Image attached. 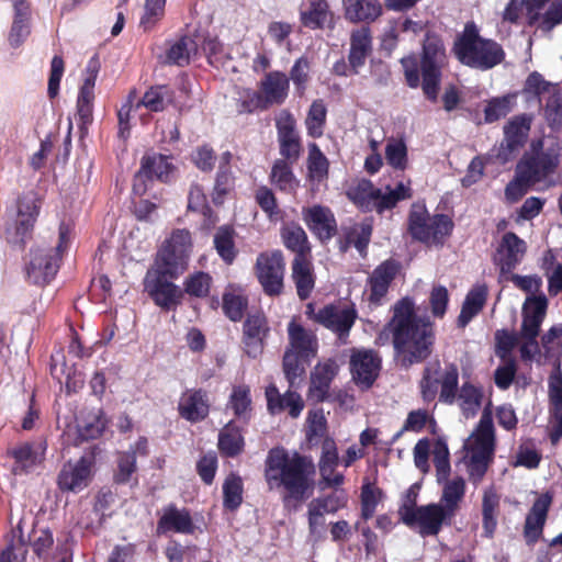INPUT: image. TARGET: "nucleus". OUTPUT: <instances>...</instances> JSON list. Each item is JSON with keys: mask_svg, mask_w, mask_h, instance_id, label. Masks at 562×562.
Listing matches in <instances>:
<instances>
[{"mask_svg": "<svg viewBox=\"0 0 562 562\" xmlns=\"http://www.w3.org/2000/svg\"><path fill=\"white\" fill-rule=\"evenodd\" d=\"M389 327L395 350L404 363L420 362L430 355L434 342L431 324L415 315L411 299L405 297L394 306V316Z\"/></svg>", "mask_w": 562, "mask_h": 562, "instance_id": "nucleus-1", "label": "nucleus"}, {"mask_svg": "<svg viewBox=\"0 0 562 562\" xmlns=\"http://www.w3.org/2000/svg\"><path fill=\"white\" fill-rule=\"evenodd\" d=\"M458 368L448 363L441 367L438 362L429 363L420 381V392L424 401L431 402L438 394L439 400L447 404L458 401L459 407L465 418L473 417L482 400L481 391L469 382H464L457 395Z\"/></svg>", "mask_w": 562, "mask_h": 562, "instance_id": "nucleus-2", "label": "nucleus"}, {"mask_svg": "<svg viewBox=\"0 0 562 562\" xmlns=\"http://www.w3.org/2000/svg\"><path fill=\"white\" fill-rule=\"evenodd\" d=\"M313 474L314 464L308 458L283 448L271 449L265 462V480L269 490L283 488L295 499L304 497Z\"/></svg>", "mask_w": 562, "mask_h": 562, "instance_id": "nucleus-3", "label": "nucleus"}, {"mask_svg": "<svg viewBox=\"0 0 562 562\" xmlns=\"http://www.w3.org/2000/svg\"><path fill=\"white\" fill-rule=\"evenodd\" d=\"M74 235V223L63 221L58 227V239L55 245L40 243L30 249L25 259V274L30 282L43 285L55 278L61 257L68 251Z\"/></svg>", "mask_w": 562, "mask_h": 562, "instance_id": "nucleus-4", "label": "nucleus"}, {"mask_svg": "<svg viewBox=\"0 0 562 562\" xmlns=\"http://www.w3.org/2000/svg\"><path fill=\"white\" fill-rule=\"evenodd\" d=\"M464 460L470 477L479 482L484 476L495 451V431L492 413L485 408L476 428L468 437L463 446Z\"/></svg>", "mask_w": 562, "mask_h": 562, "instance_id": "nucleus-5", "label": "nucleus"}, {"mask_svg": "<svg viewBox=\"0 0 562 562\" xmlns=\"http://www.w3.org/2000/svg\"><path fill=\"white\" fill-rule=\"evenodd\" d=\"M454 52L458 59L470 67L490 69L503 59L501 46L479 35L473 24H468L460 38L454 44Z\"/></svg>", "mask_w": 562, "mask_h": 562, "instance_id": "nucleus-6", "label": "nucleus"}, {"mask_svg": "<svg viewBox=\"0 0 562 562\" xmlns=\"http://www.w3.org/2000/svg\"><path fill=\"white\" fill-rule=\"evenodd\" d=\"M452 221L445 214L430 215L424 204L415 203L409 213L408 231L426 245H441L451 234Z\"/></svg>", "mask_w": 562, "mask_h": 562, "instance_id": "nucleus-7", "label": "nucleus"}, {"mask_svg": "<svg viewBox=\"0 0 562 562\" xmlns=\"http://www.w3.org/2000/svg\"><path fill=\"white\" fill-rule=\"evenodd\" d=\"M398 515L406 526L417 529L423 537L438 535L453 518L438 503L416 506L415 499L405 501Z\"/></svg>", "mask_w": 562, "mask_h": 562, "instance_id": "nucleus-8", "label": "nucleus"}, {"mask_svg": "<svg viewBox=\"0 0 562 562\" xmlns=\"http://www.w3.org/2000/svg\"><path fill=\"white\" fill-rule=\"evenodd\" d=\"M348 196L362 209H376L379 212L391 209L411 196L409 182H398L394 188L375 189L370 181L362 180L348 191Z\"/></svg>", "mask_w": 562, "mask_h": 562, "instance_id": "nucleus-9", "label": "nucleus"}, {"mask_svg": "<svg viewBox=\"0 0 562 562\" xmlns=\"http://www.w3.org/2000/svg\"><path fill=\"white\" fill-rule=\"evenodd\" d=\"M548 300L543 294L527 297L522 305V324L519 334L520 355L524 359H531L538 353L537 337L544 319Z\"/></svg>", "mask_w": 562, "mask_h": 562, "instance_id": "nucleus-10", "label": "nucleus"}, {"mask_svg": "<svg viewBox=\"0 0 562 562\" xmlns=\"http://www.w3.org/2000/svg\"><path fill=\"white\" fill-rule=\"evenodd\" d=\"M446 60V50L441 40L435 35H427L423 45L422 75L424 93L430 100L437 99L441 68Z\"/></svg>", "mask_w": 562, "mask_h": 562, "instance_id": "nucleus-11", "label": "nucleus"}, {"mask_svg": "<svg viewBox=\"0 0 562 562\" xmlns=\"http://www.w3.org/2000/svg\"><path fill=\"white\" fill-rule=\"evenodd\" d=\"M541 146V142L533 144L532 153L526 154L518 164L524 176L535 183L544 181L554 173L562 156V147L559 143H552L544 150H540Z\"/></svg>", "mask_w": 562, "mask_h": 562, "instance_id": "nucleus-12", "label": "nucleus"}, {"mask_svg": "<svg viewBox=\"0 0 562 562\" xmlns=\"http://www.w3.org/2000/svg\"><path fill=\"white\" fill-rule=\"evenodd\" d=\"M183 272L154 265L146 273L145 289L157 305L170 308L181 299V290L170 280L177 279Z\"/></svg>", "mask_w": 562, "mask_h": 562, "instance_id": "nucleus-13", "label": "nucleus"}, {"mask_svg": "<svg viewBox=\"0 0 562 562\" xmlns=\"http://www.w3.org/2000/svg\"><path fill=\"white\" fill-rule=\"evenodd\" d=\"M41 201L35 192H27L19 196L14 223L7 227V239L12 244H23L33 229L40 214Z\"/></svg>", "mask_w": 562, "mask_h": 562, "instance_id": "nucleus-14", "label": "nucleus"}, {"mask_svg": "<svg viewBox=\"0 0 562 562\" xmlns=\"http://www.w3.org/2000/svg\"><path fill=\"white\" fill-rule=\"evenodd\" d=\"M191 250L190 233L186 229H177L162 245L154 265L171 269L176 272H184Z\"/></svg>", "mask_w": 562, "mask_h": 562, "instance_id": "nucleus-15", "label": "nucleus"}, {"mask_svg": "<svg viewBox=\"0 0 562 562\" xmlns=\"http://www.w3.org/2000/svg\"><path fill=\"white\" fill-rule=\"evenodd\" d=\"M256 274L269 295H278L283 288L284 261L280 250L266 251L258 256Z\"/></svg>", "mask_w": 562, "mask_h": 562, "instance_id": "nucleus-16", "label": "nucleus"}, {"mask_svg": "<svg viewBox=\"0 0 562 562\" xmlns=\"http://www.w3.org/2000/svg\"><path fill=\"white\" fill-rule=\"evenodd\" d=\"M105 426L106 419L101 409L82 411L76 418V424L67 427L65 436L68 441L79 445L101 436Z\"/></svg>", "mask_w": 562, "mask_h": 562, "instance_id": "nucleus-17", "label": "nucleus"}, {"mask_svg": "<svg viewBox=\"0 0 562 562\" xmlns=\"http://www.w3.org/2000/svg\"><path fill=\"white\" fill-rule=\"evenodd\" d=\"M92 477V460L86 457L76 462L64 464L58 474V487L64 492L79 493L85 490Z\"/></svg>", "mask_w": 562, "mask_h": 562, "instance_id": "nucleus-18", "label": "nucleus"}, {"mask_svg": "<svg viewBox=\"0 0 562 562\" xmlns=\"http://www.w3.org/2000/svg\"><path fill=\"white\" fill-rule=\"evenodd\" d=\"M531 124V116L527 114L518 115L512 119L504 127V140L502 142L496 158L505 164L512 157L515 150L527 139Z\"/></svg>", "mask_w": 562, "mask_h": 562, "instance_id": "nucleus-19", "label": "nucleus"}, {"mask_svg": "<svg viewBox=\"0 0 562 562\" xmlns=\"http://www.w3.org/2000/svg\"><path fill=\"white\" fill-rule=\"evenodd\" d=\"M381 359L370 350H357L350 360L352 379L362 390L372 386L379 375Z\"/></svg>", "mask_w": 562, "mask_h": 562, "instance_id": "nucleus-20", "label": "nucleus"}, {"mask_svg": "<svg viewBox=\"0 0 562 562\" xmlns=\"http://www.w3.org/2000/svg\"><path fill=\"white\" fill-rule=\"evenodd\" d=\"M527 245L525 240L514 233H506L497 252L494 257L495 265L499 268L501 277H505L519 265L526 254Z\"/></svg>", "mask_w": 562, "mask_h": 562, "instance_id": "nucleus-21", "label": "nucleus"}, {"mask_svg": "<svg viewBox=\"0 0 562 562\" xmlns=\"http://www.w3.org/2000/svg\"><path fill=\"white\" fill-rule=\"evenodd\" d=\"M268 331L269 327L262 314L247 317L243 330V349L249 358L256 359L262 353Z\"/></svg>", "mask_w": 562, "mask_h": 562, "instance_id": "nucleus-22", "label": "nucleus"}, {"mask_svg": "<svg viewBox=\"0 0 562 562\" xmlns=\"http://www.w3.org/2000/svg\"><path fill=\"white\" fill-rule=\"evenodd\" d=\"M46 445L38 442H24L10 450L14 459L12 472L14 475H22L34 471L44 460Z\"/></svg>", "mask_w": 562, "mask_h": 562, "instance_id": "nucleus-23", "label": "nucleus"}, {"mask_svg": "<svg viewBox=\"0 0 562 562\" xmlns=\"http://www.w3.org/2000/svg\"><path fill=\"white\" fill-rule=\"evenodd\" d=\"M338 370L339 366L334 359L319 362L311 374L308 397L315 402H323L328 394L330 383L338 373Z\"/></svg>", "mask_w": 562, "mask_h": 562, "instance_id": "nucleus-24", "label": "nucleus"}, {"mask_svg": "<svg viewBox=\"0 0 562 562\" xmlns=\"http://www.w3.org/2000/svg\"><path fill=\"white\" fill-rule=\"evenodd\" d=\"M99 74V64L91 59L86 68L82 85L77 99L78 114L83 123H88L92 116L94 87Z\"/></svg>", "mask_w": 562, "mask_h": 562, "instance_id": "nucleus-25", "label": "nucleus"}, {"mask_svg": "<svg viewBox=\"0 0 562 562\" xmlns=\"http://www.w3.org/2000/svg\"><path fill=\"white\" fill-rule=\"evenodd\" d=\"M277 128L281 155L288 159H297L300 156V140L295 131L294 117L289 112L283 111L277 119Z\"/></svg>", "mask_w": 562, "mask_h": 562, "instance_id": "nucleus-26", "label": "nucleus"}, {"mask_svg": "<svg viewBox=\"0 0 562 562\" xmlns=\"http://www.w3.org/2000/svg\"><path fill=\"white\" fill-rule=\"evenodd\" d=\"M210 403L202 390H187L179 400L178 411L182 418L195 423L209 414Z\"/></svg>", "mask_w": 562, "mask_h": 562, "instance_id": "nucleus-27", "label": "nucleus"}, {"mask_svg": "<svg viewBox=\"0 0 562 562\" xmlns=\"http://www.w3.org/2000/svg\"><path fill=\"white\" fill-rule=\"evenodd\" d=\"M303 220L321 239H329L336 232V221L331 211L322 205L303 209Z\"/></svg>", "mask_w": 562, "mask_h": 562, "instance_id": "nucleus-28", "label": "nucleus"}, {"mask_svg": "<svg viewBox=\"0 0 562 562\" xmlns=\"http://www.w3.org/2000/svg\"><path fill=\"white\" fill-rule=\"evenodd\" d=\"M551 503L552 497L549 494L540 495L533 503L526 517L524 528L528 542H536L541 536Z\"/></svg>", "mask_w": 562, "mask_h": 562, "instance_id": "nucleus-29", "label": "nucleus"}, {"mask_svg": "<svg viewBox=\"0 0 562 562\" xmlns=\"http://www.w3.org/2000/svg\"><path fill=\"white\" fill-rule=\"evenodd\" d=\"M317 322L325 327L339 333L347 334L356 319V312L349 306H326L316 315Z\"/></svg>", "mask_w": 562, "mask_h": 562, "instance_id": "nucleus-30", "label": "nucleus"}, {"mask_svg": "<svg viewBox=\"0 0 562 562\" xmlns=\"http://www.w3.org/2000/svg\"><path fill=\"white\" fill-rule=\"evenodd\" d=\"M398 270L396 262L386 260L378 266L369 278V301L379 304L386 294L391 281Z\"/></svg>", "mask_w": 562, "mask_h": 562, "instance_id": "nucleus-31", "label": "nucleus"}, {"mask_svg": "<svg viewBox=\"0 0 562 562\" xmlns=\"http://www.w3.org/2000/svg\"><path fill=\"white\" fill-rule=\"evenodd\" d=\"M14 16L8 36L11 47H20L31 34V9L26 0H14Z\"/></svg>", "mask_w": 562, "mask_h": 562, "instance_id": "nucleus-32", "label": "nucleus"}, {"mask_svg": "<svg viewBox=\"0 0 562 562\" xmlns=\"http://www.w3.org/2000/svg\"><path fill=\"white\" fill-rule=\"evenodd\" d=\"M372 53V36L368 27H360L352 31L350 35L349 64L355 72H358L367 58Z\"/></svg>", "mask_w": 562, "mask_h": 562, "instance_id": "nucleus-33", "label": "nucleus"}, {"mask_svg": "<svg viewBox=\"0 0 562 562\" xmlns=\"http://www.w3.org/2000/svg\"><path fill=\"white\" fill-rule=\"evenodd\" d=\"M266 397L268 402V409L272 414H278L284 409H289V414L295 418L304 408V402L300 394L288 391L281 395L278 389L273 385L267 387Z\"/></svg>", "mask_w": 562, "mask_h": 562, "instance_id": "nucleus-34", "label": "nucleus"}, {"mask_svg": "<svg viewBox=\"0 0 562 562\" xmlns=\"http://www.w3.org/2000/svg\"><path fill=\"white\" fill-rule=\"evenodd\" d=\"M289 78L280 71H272L265 76L260 85V93L267 105L281 104L288 97Z\"/></svg>", "mask_w": 562, "mask_h": 562, "instance_id": "nucleus-35", "label": "nucleus"}, {"mask_svg": "<svg viewBox=\"0 0 562 562\" xmlns=\"http://www.w3.org/2000/svg\"><path fill=\"white\" fill-rule=\"evenodd\" d=\"M290 347L288 351L300 353L302 359H310L317 352V340L312 331L305 330L294 321L288 326Z\"/></svg>", "mask_w": 562, "mask_h": 562, "instance_id": "nucleus-36", "label": "nucleus"}, {"mask_svg": "<svg viewBox=\"0 0 562 562\" xmlns=\"http://www.w3.org/2000/svg\"><path fill=\"white\" fill-rule=\"evenodd\" d=\"M488 289L485 283L474 284L467 293L458 318L459 325L467 326L486 303Z\"/></svg>", "mask_w": 562, "mask_h": 562, "instance_id": "nucleus-37", "label": "nucleus"}, {"mask_svg": "<svg viewBox=\"0 0 562 562\" xmlns=\"http://www.w3.org/2000/svg\"><path fill=\"white\" fill-rule=\"evenodd\" d=\"M440 484H442V493L438 504L454 517L465 495V481L459 476L451 480L447 477Z\"/></svg>", "mask_w": 562, "mask_h": 562, "instance_id": "nucleus-38", "label": "nucleus"}, {"mask_svg": "<svg viewBox=\"0 0 562 562\" xmlns=\"http://www.w3.org/2000/svg\"><path fill=\"white\" fill-rule=\"evenodd\" d=\"M346 18L352 22L373 21L381 14L379 0H344Z\"/></svg>", "mask_w": 562, "mask_h": 562, "instance_id": "nucleus-39", "label": "nucleus"}, {"mask_svg": "<svg viewBox=\"0 0 562 562\" xmlns=\"http://www.w3.org/2000/svg\"><path fill=\"white\" fill-rule=\"evenodd\" d=\"M547 0H510L503 13V20L517 23L521 18H528L532 23L537 16L540 8Z\"/></svg>", "mask_w": 562, "mask_h": 562, "instance_id": "nucleus-40", "label": "nucleus"}, {"mask_svg": "<svg viewBox=\"0 0 562 562\" xmlns=\"http://www.w3.org/2000/svg\"><path fill=\"white\" fill-rule=\"evenodd\" d=\"M301 20L307 27H324L331 20V12L326 0H310L301 10Z\"/></svg>", "mask_w": 562, "mask_h": 562, "instance_id": "nucleus-41", "label": "nucleus"}, {"mask_svg": "<svg viewBox=\"0 0 562 562\" xmlns=\"http://www.w3.org/2000/svg\"><path fill=\"white\" fill-rule=\"evenodd\" d=\"M198 45L190 36H182L169 44L166 50L165 61L178 66H184L190 63L193 55L196 54Z\"/></svg>", "mask_w": 562, "mask_h": 562, "instance_id": "nucleus-42", "label": "nucleus"}, {"mask_svg": "<svg viewBox=\"0 0 562 562\" xmlns=\"http://www.w3.org/2000/svg\"><path fill=\"white\" fill-rule=\"evenodd\" d=\"M142 169L147 172L150 178H157L160 181H169L175 172V166L170 161V157L161 154H149L142 159Z\"/></svg>", "mask_w": 562, "mask_h": 562, "instance_id": "nucleus-43", "label": "nucleus"}, {"mask_svg": "<svg viewBox=\"0 0 562 562\" xmlns=\"http://www.w3.org/2000/svg\"><path fill=\"white\" fill-rule=\"evenodd\" d=\"M192 530L193 526L189 513L176 508L166 510L158 524L159 532L176 531L190 533Z\"/></svg>", "mask_w": 562, "mask_h": 562, "instance_id": "nucleus-44", "label": "nucleus"}, {"mask_svg": "<svg viewBox=\"0 0 562 562\" xmlns=\"http://www.w3.org/2000/svg\"><path fill=\"white\" fill-rule=\"evenodd\" d=\"M227 408L231 409L238 419L247 422L252 411L249 386L245 384L235 385L229 395Z\"/></svg>", "mask_w": 562, "mask_h": 562, "instance_id": "nucleus-45", "label": "nucleus"}, {"mask_svg": "<svg viewBox=\"0 0 562 562\" xmlns=\"http://www.w3.org/2000/svg\"><path fill=\"white\" fill-rule=\"evenodd\" d=\"M293 279L296 284L297 294L301 299H306L314 288V278L311 263L304 256H295L293 261Z\"/></svg>", "mask_w": 562, "mask_h": 562, "instance_id": "nucleus-46", "label": "nucleus"}, {"mask_svg": "<svg viewBox=\"0 0 562 562\" xmlns=\"http://www.w3.org/2000/svg\"><path fill=\"white\" fill-rule=\"evenodd\" d=\"M218 447L224 454L229 457L241 452L244 438L240 429L233 422H229L220 432Z\"/></svg>", "mask_w": 562, "mask_h": 562, "instance_id": "nucleus-47", "label": "nucleus"}, {"mask_svg": "<svg viewBox=\"0 0 562 562\" xmlns=\"http://www.w3.org/2000/svg\"><path fill=\"white\" fill-rule=\"evenodd\" d=\"M281 236L286 248L294 251L296 256L306 257L310 246L306 233L300 225L293 223L285 225Z\"/></svg>", "mask_w": 562, "mask_h": 562, "instance_id": "nucleus-48", "label": "nucleus"}, {"mask_svg": "<svg viewBox=\"0 0 562 562\" xmlns=\"http://www.w3.org/2000/svg\"><path fill=\"white\" fill-rule=\"evenodd\" d=\"M328 160L315 143L308 145L307 171L313 182H322L328 175Z\"/></svg>", "mask_w": 562, "mask_h": 562, "instance_id": "nucleus-49", "label": "nucleus"}, {"mask_svg": "<svg viewBox=\"0 0 562 562\" xmlns=\"http://www.w3.org/2000/svg\"><path fill=\"white\" fill-rule=\"evenodd\" d=\"M173 93L167 86L150 88L140 100V104L150 111H162L168 104H173Z\"/></svg>", "mask_w": 562, "mask_h": 562, "instance_id": "nucleus-50", "label": "nucleus"}, {"mask_svg": "<svg viewBox=\"0 0 562 562\" xmlns=\"http://www.w3.org/2000/svg\"><path fill=\"white\" fill-rule=\"evenodd\" d=\"M327 110L323 100H315L310 106L305 126L311 137H321L324 133Z\"/></svg>", "mask_w": 562, "mask_h": 562, "instance_id": "nucleus-51", "label": "nucleus"}, {"mask_svg": "<svg viewBox=\"0 0 562 562\" xmlns=\"http://www.w3.org/2000/svg\"><path fill=\"white\" fill-rule=\"evenodd\" d=\"M271 180L280 190L286 192H292L299 187L290 166L283 160H278L273 165Z\"/></svg>", "mask_w": 562, "mask_h": 562, "instance_id": "nucleus-52", "label": "nucleus"}, {"mask_svg": "<svg viewBox=\"0 0 562 562\" xmlns=\"http://www.w3.org/2000/svg\"><path fill=\"white\" fill-rule=\"evenodd\" d=\"M383 498L381 488L376 485L364 482L361 487V514L364 519L373 517L376 506Z\"/></svg>", "mask_w": 562, "mask_h": 562, "instance_id": "nucleus-53", "label": "nucleus"}, {"mask_svg": "<svg viewBox=\"0 0 562 562\" xmlns=\"http://www.w3.org/2000/svg\"><path fill=\"white\" fill-rule=\"evenodd\" d=\"M214 246L220 257L232 263L236 256L233 231L229 227H220L214 236Z\"/></svg>", "mask_w": 562, "mask_h": 562, "instance_id": "nucleus-54", "label": "nucleus"}, {"mask_svg": "<svg viewBox=\"0 0 562 562\" xmlns=\"http://www.w3.org/2000/svg\"><path fill=\"white\" fill-rule=\"evenodd\" d=\"M431 454L436 468L437 481L441 483L442 480L449 477L451 470L447 443L441 439L436 440L431 448Z\"/></svg>", "mask_w": 562, "mask_h": 562, "instance_id": "nucleus-55", "label": "nucleus"}, {"mask_svg": "<svg viewBox=\"0 0 562 562\" xmlns=\"http://www.w3.org/2000/svg\"><path fill=\"white\" fill-rule=\"evenodd\" d=\"M224 506L236 509L243 501V482L239 476L229 475L223 484Z\"/></svg>", "mask_w": 562, "mask_h": 562, "instance_id": "nucleus-56", "label": "nucleus"}, {"mask_svg": "<svg viewBox=\"0 0 562 562\" xmlns=\"http://www.w3.org/2000/svg\"><path fill=\"white\" fill-rule=\"evenodd\" d=\"M385 158L393 168L404 170L407 166L405 143L400 139H390L385 146Z\"/></svg>", "mask_w": 562, "mask_h": 562, "instance_id": "nucleus-57", "label": "nucleus"}, {"mask_svg": "<svg viewBox=\"0 0 562 562\" xmlns=\"http://www.w3.org/2000/svg\"><path fill=\"white\" fill-rule=\"evenodd\" d=\"M522 172L524 171L517 166L515 179L510 181L505 189L506 200L510 203L517 202L526 194L530 186L536 184L531 179L524 176Z\"/></svg>", "mask_w": 562, "mask_h": 562, "instance_id": "nucleus-58", "label": "nucleus"}, {"mask_svg": "<svg viewBox=\"0 0 562 562\" xmlns=\"http://www.w3.org/2000/svg\"><path fill=\"white\" fill-rule=\"evenodd\" d=\"M188 209L201 213L211 221L212 212L206 202L204 189L200 184H192L188 195Z\"/></svg>", "mask_w": 562, "mask_h": 562, "instance_id": "nucleus-59", "label": "nucleus"}, {"mask_svg": "<svg viewBox=\"0 0 562 562\" xmlns=\"http://www.w3.org/2000/svg\"><path fill=\"white\" fill-rule=\"evenodd\" d=\"M210 286L211 277L204 272H196L190 276L184 282L186 292L196 297L207 295Z\"/></svg>", "mask_w": 562, "mask_h": 562, "instance_id": "nucleus-60", "label": "nucleus"}, {"mask_svg": "<svg viewBox=\"0 0 562 562\" xmlns=\"http://www.w3.org/2000/svg\"><path fill=\"white\" fill-rule=\"evenodd\" d=\"M513 97H502L491 100L485 110V121L487 123L495 122L510 112Z\"/></svg>", "mask_w": 562, "mask_h": 562, "instance_id": "nucleus-61", "label": "nucleus"}, {"mask_svg": "<svg viewBox=\"0 0 562 562\" xmlns=\"http://www.w3.org/2000/svg\"><path fill=\"white\" fill-rule=\"evenodd\" d=\"M501 278L512 281L515 286L528 294H531L529 297L535 296L533 294L539 292L542 286V279L537 274L520 276L509 272V274Z\"/></svg>", "mask_w": 562, "mask_h": 562, "instance_id": "nucleus-62", "label": "nucleus"}, {"mask_svg": "<svg viewBox=\"0 0 562 562\" xmlns=\"http://www.w3.org/2000/svg\"><path fill=\"white\" fill-rule=\"evenodd\" d=\"M267 108L265 99L258 91L246 89L239 95L238 111L240 113H251Z\"/></svg>", "mask_w": 562, "mask_h": 562, "instance_id": "nucleus-63", "label": "nucleus"}, {"mask_svg": "<svg viewBox=\"0 0 562 562\" xmlns=\"http://www.w3.org/2000/svg\"><path fill=\"white\" fill-rule=\"evenodd\" d=\"M546 117L553 126L562 124V93L554 89L544 109Z\"/></svg>", "mask_w": 562, "mask_h": 562, "instance_id": "nucleus-64", "label": "nucleus"}]
</instances>
